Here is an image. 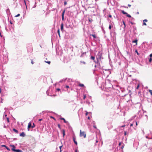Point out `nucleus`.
Here are the masks:
<instances>
[{
    "instance_id": "55",
    "label": "nucleus",
    "mask_w": 152,
    "mask_h": 152,
    "mask_svg": "<svg viewBox=\"0 0 152 152\" xmlns=\"http://www.w3.org/2000/svg\"><path fill=\"white\" fill-rule=\"evenodd\" d=\"M109 17L110 18H111L112 17V16L111 15H109Z\"/></svg>"
},
{
    "instance_id": "59",
    "label": "nucleus",
    "mask_w": 152,
    "mask_h": 152,
    "mask_svg": "<svg viewBox=\"0 0 152 152\" xmlns=\"http://www.w3.org/2000/svg\"><path fill=\"white\" fill-rule=\"evenodd\" d=\"M24 2H25V4L26 5V3L25 1H24Z\"/></svg>"
},
{
    "instance_id": "54",
    "label": "nucleus",
    "mask_w": 152,
    "mask_h": 152,
    "mask_svg": "<svg viewBox=\"0 0 152 152\" xmlns=\"http://www.w3.org/2000/svg\"><path fill=\"white\" fill-rule=\"evenodd\" d=\"M88 120H89V119H90V117L88 116Z\"/></svg>"
},
{
    "instance_id": "32",
    "label": "nucleus",
    "mask_w": 152,
    "mask_h": 152,
    "mask_svg": "<svg viewBox=\"0 0 152 152\" xmlns=\"http://www.w3.org/2000/svg\"><path fill=\"white\" fill-rule=\"evenodd\" d=\"M58 128L60 129H61V126H60V125L59 124H58Z\"/></svg>"
},
{
    "instance_id": "40",
    "label": "nucleus",
    "mask_w": 152,
    "mask_h": 152,
    "mask_svg": "<svg viewBox=\"0 0 152 152\" xmlns=\"http://www.w3.org/2000/svg\"><path fill=\"white\" fill-rule=\"evenodd\" d=\"M143 25L146 26V24L145 22H144L143 23Z\"/></svg>"
},
{
    "instance_id": "48",
    "label": "nucleus",
    "mask_w": 152,
    "mask_h": 152,
    "mask_svg": "<svg viewBox=\"0 0 152 152\" xmlns=\"http://www.w3.org/2000/svg\"><path fill=\"white\" fill-rule=\"evenodd\" d=\"M121 142H120L119 143V146H120L121 145Z\"/></svg>"
},
{
    "instance_id": "22",
    "label": "nucleus",
    "mask_w": 152,
    "mask_h": 152,
    "mask_svg": "<svg viewBox=\"0 0 152 152\" xmlns=\"http://www.w3.org/2000/svg\"><path fill=\"white\" fill-rule=\"evenodd\" d=\"M97 61H94V62H95V63H98V62H99V61H98V58H97Z\"/></svg>"
},
{
    "instance_id": "45",
    "label": "nucleus",
    "mask_w": 152,
    "mask_h": 152,
    "mask_svg": "<svg viewBox=\"0 0 152 152\" xmlns=\"http://www.w3.org/2000/svg\"><path fill=\"white\" fill-rule=\"evenodd\" d=\"M125 126V125H123L121 126V127H124Z\"/></svg>"
},
{
    "instance_id": "53",
    "label": "nucleus",
    "mask_w": 152,
    "mask_h": 152,
    "mask_svg": "<svg viewBox=\"0 0 152 152\" xmlns=\"http://www.w3.org/2000/svg\"><path fill=\"white\" fill-rule=\"evenodd\" d=\"M128 6L130 7L131 6V5L130 4H128Z\"/></svg>"
},
{
    "instance_id": "23",
    "label": "nucleus",
    "mask_w": 152,
    "mask_h": 152,
    "mask_svg": "<svg viewBox=\"0 0 152 152\" xmlns=\"http://www.w3.org/2000/svg\"><path fill=\"white\" fill-rule=\"evenodd\" d=\"M86 98V95L84 94L83 95V99H85Z\"/></svg>"
},
{
    "instance_id": "28",
    "label": "nucleus",
    "mask_w": 152,
    "mask_h": 152,
    "mask_svg": "<svg viewBox=\"0 0 152 152\" xmlns=\"http://www.w3.org/2000/svg\"><path fill=\"white\" fill-rule=\"evenodd\" d=\"M62 147V146H60L59 147V148H60V152H61V151H62L61 149Z\"/></svg>"
},
{
    "instance_id": "49",
    "label": "nucleus",
    "mask_w": 152,
    "mask_h": 152,
    "mask_svg": "<svg viewBox=\"0 0 152 152\" xmlns=\"http://www.w3.org/2000/svg\"><path fill=\"white\" fill-rule=\"evenodd\" d=\"M126 132H124V135H126Z\"/></svg>"
},
{
    "instance_id": "14",
    "label": "nucleus",
    "mask_w": 152,
    "mask_h": 152,
    "mask_svg": "<svg viewBox=\"0 0 152 152\" xmlns=\"http://www.w3.org/2000/svg\"><path fill=\"white\" fill-rule=\"evenodd\" d=\"M45 63H48V64H50V61H45Z\"/></svg>"
},
{
    "instance_id": "11",
    "label": "nucleus",
    "mask_w": 152,
    "mask_h": 152,
    "mask_svg": "<svg viewBox=\"0 0 152 152\" xmlns=\"http://www.w3.org/2000/svg\"><path fill=\"white\" fill-rule=\"evenodd\" d=\"M22 151L20 150L17 149L15 150V152H21Z\"/></svg>"
},
{
    "instance_id": "41",
    "label": "nucleus",
    "mask_w": 152,
    "mask_h": 152,
    "mask_svg": "<svg viewBox=\"0 0 152 152\" xmlns=\"http://www.w3.org/2000/svg\"><path fill=\"white\" fill-rule=\"evenodd\" d=\"M151 61H152V59H151V58H150V59H149V62H151Z\"/></svg>"
},
{
    "instance_id": "34",
    "label": "nucleus",
    "mask_w": 152,
    "mask_h": 152,
    "mask_svg": "<svg viewBox=\"0 0 152 152\" xmlns=\"http://www.w3.org/2000/svg\"><path fill=\"white\" fill-rule=\"evenodd\" d=\"M88 20H89V22H91V21H93V20H92V19H88Z\"/></svg>"
},
{
    "instance_id": "16",
    "label": "nucleus",
    "mask_w": 152,
    "mask_h": 152,
    "mask_svg": "<svg viewBox=\"0 0 152 152\" xmlns=\"http://www.w3.org/2000/svg\"><path fill=\"white\" fill-rule=\"evenodd\" d=\"M91 59L94 61L95 59V57L94 56H91Z\"/></svg>"
},
{
    "instance_id": "21",
    "label": "nucleus",
    "mask_w": 152,
    "mask_h": 152,
    "mask_svg": "<svg viewBox=\"0 0 152 152\" xmlns=\"http://www.w3.org/2000/svg\"><path fill=\"white\" fill-rule=\"evenodd\" d=\"M61 120H63V121H64V123H66V121L65 120V119L64 118H61Z\"/></svg>"
},
{
    "instance_id": "7",
    "label": "nucleus",
    "mask_w": 152,
    "mask_h": 152,
    "mask_svg": "<svg viewBox=\"0 0 152 152\" xmlns=\"http://www.w3.org/2000/svg\"><path fill=\"white\" fill-rule=\"evenodd\" d=\"M73 141L75 143L76 145H77V142L75 141V138L74 137H73Z\"/></svg>"
},
{
    "instance_id": "5",
    "label": "nucleus",
    "mask_w": 152,
    "mask_h": 152,
    "mask_svg": "<svg viewBox=\"0 0 152 152\" xmlns=\"http://www.w3.org/2000/svg\"><path fill=\"white\" fill-rule=\"evenodd\" d=\"M20 136L24 137L25 136V134L24 132H22L20 134Z\"/></svg>"
},
{
    "instance_id": "51",
    "label": "nucleus",
    "mask_w": 152,
    "mask_h": 152,
    "mask_svg": "<svg viewBox=\"0 0 152 152\" xmlns=\"http://www.w3.org/2000/svg\"><path fill=\"white\" fill-rule=\"evenodd\" d=\"M42 119H40L39 120V121H42Z\"/></svg>"
},
{
    "instance_id": "39",
    "label": "nucleus",
    "mask_w": 152,
    "mask_h": 152,
    "mask_svg": "<svg viewBox=\"0 0 152 152\" xmlns=\"http://www.w3.org/2000/svg\"><path fill=\"white\" fill-rule=\"evenodd\" d=\"M56 90L58 91H59L61 90L59 88H57Z\"/></svg>"
},
{
    "instance_id": "31",
    "label": "nucleus",
    "mask_w": 152,
    "mask_h": 152,
    "mask_svg": "<svg viewBox=\"0 0 152 152\" xmlns=\"http://www.w3.org/2000/svg\"><path fill=\"white\" fill-rule=\"evenodd\" d=\"M35 126V125H34V123L33 124V125L31 126V127L32 128H33Z\"/></svg>"
},
{
    "instance_id": "24",
    "label": "nucleus",
    "mask_w": 152,
    "mask_h": 152,
    "mask_svg": "<svg viewBox=\"0 0 152 152\" xmlns=\"http://www.w3.org/2000/svg\"><path fill=\"white\" fill-rule=\"evenodd\" d=\"M80 63H83L84 64H86V62L84 61H80Z\"/></svg>"
},
{
    "instance_id": "37",
    "label": "nucleus",
    "mask_w": 152,
    "mask_h": 152,
    "mask_svg": "<svg viewBox=\"0 0 152 152\" xmlns=\"http://www.w3.org/2000/svg\"><path fill=\"white\" fill-rule=\"evenodd\" d=\"M67 4V2L66 1H65L64 2V5H66Z\"/></svg>"
},
{
    "instance_id": "18",
    "label": "nucleus",
    "mask_w": 152,
    "mask_h": 152,
    "mask_svg": "<svg viewBox=\"0 0 152 152\" xmlns=\"http://www.w3.org/2000/svg\"><path fill=\"white\" fill-rule=\"evenodd\" d=\"M126 16L127 17L129 18H131V16L129 14H128L127 13V14H126Z\"/></svg>"
},
{
    "instance_id": "15",
    "label": "nucleus",
    "mask_w": 152,
    "mask_h": 152,
    "mask_svg": "<svg viewBox=\"0 0 152 152\" xmlns=\"http://www.w3.org/2000/svg\"><path fill=\"white\" fill-rule=\"evenodd\" d=\"M57 33L58 34V35L59 36V37H60V30H59V29H58V31H57Z\"/></svg>"
},
{
    "instance_id": "6",
    "label": "nucleus",
    "mask_w": 152,
    "mask_h": 152,
    "mask_svg": "<svg viewBox=\"0 0 152 152\" xmlns=\"http://www.w3.org/2000/svg\"><path fill=\"white\" fill-rule=\"evenodd\" d=\"M64 24L62 23L61 24V31H62L63 30L64 28Z\"/></svg>"
},
{
    "instance_id": "30",
    "label": "nucleus",
    "mask_w": 152,
    "mask_h": 152,
    "mask_svg": "<svg viewBox=\"0 0 152 152\" xmlns=\"http://www.w3.org/2000/svg\"><path fill=\"white\" fill-rule=\"evenodd\" d=\"M143 22H147L148 21V20L147 19H145L143 20Z\"/></svg>"
},
{
    "instance_id": "52",
    "label": "nucleus",
    "mask_w": 152,
    "mask_h": 152,
    "mask_svg": "<svg viewBox=\"0 0 152 152\" xmlns=\"http://www.w3.org/2000/svg\"><path fill=\"white\" fill-rule=\"evenodd\" d=\"M93 126L94 128H96V126Z\"/></svg>"
},
{
    "instance_id": "19",
    "label": "nucleus",
    "mask_w": 152,
    "mask_h": 152,
    "mask_svg": "<svg viewBox=\"0 0 152 152\" xmlns=\"http://www.w3.org/2000/svg\"><path fill=\"white\" fill-rule=\"evenodd\" d=\"M149 91L150 93L151 94L152 96V90H149Z\"/></svg>"
},
{
    "instance_id": "60",
    "label": "nucleus",
    "mask_w": 152,
    "mask_h": 152,
    "mask_svg": "<svg viewBox=\"0 0 152 152\" xmlns=\"http://www.w3.org/2000/svg\"><path fill=\"white\" fill-rule=\"evenodd\" d=\"M95 67H96V65H95Z\"/></svg>"
},
{
    "instance_id": "25",
    "label": "nucleus",
    "mask_w": 152,
    "mask_h": 152,
    "mask_svg": "<svg viewBox=\"0 0 152 152\" xmlns=\"http://www.w3.org/2000/svg\"><path fill=\"white\" fill-rule=\"evenodd\" d=\"M135 52L137 53V55H139V54L138 53V51H137V50H135Z\"/></svg>"
},
{
    "instance_id": "46",
    "label": "nucleus",
    "mask_w": 152,
    "mask_h": 152,
    "mask_svg": "<svg viewBox=\"0 0 152 152\" xmlns=\"http://www.w3.org/2000/svg\"><path fill=\"white\" fill-rule=\"evenodd\" d=\"M150 57H152V53L150 55Z\"/></svg>"
},
{
    "instance_id": "57",
    "label": "nucleus",
    "mask_w": 152,
    "mask_h": 152,
    "mask_svg": "<svg viewBox=\"0 0 152 152\" xmlns=\"http://www.w3.org/2000/svg\"><path fill=\"white\" fill-rule=\"evenodd\" d=\"M98 142V141L97 140H96V143H97Z\"/></svg>"
},
{
    "instance_id": "47",
    "label": "nucleus",
    "mask_w": 152,
    "mask_h": 152,
    "mask_svg": "<svg viewBox=\"0 0 152 152\" xmlns=\"http://www.w3.org/2000/svg\"><path fill=\"white\" fill-rule=\"evenodd\" d=\"M88 114V112H87L86 113V116Z\"/></svg>"
},
{
    "instance_id": "29",
    "label": "nucleus",
    "mask_w": 152,
    "mask_h": 152,
    "mask_svg": "<svg viewBox=\"0 0 152 152\" xmlns=\"http://www.w3.org/2000/svg\"><path fill=\"white\" fill-rule=\"evenodd\" d=\"M20 16V14H18L17 15H15V17H18L19 16Z\"/></svg>"
},
{
    "instance_id": "10",
    "label": "nucleus",
    "mask_w": 152,
    "mask_h": 152,
    "mask_svg": "<svg viewBox=\"0 0 152 152\" xmlns=\"http://www.w3.org/2000/svg\"><path fill=\"white\" fill-rule=\"evenodd\" d=\"M137 39H136V40H135L133 41H132V42L136 43V45H137Z\"/></svg>"
},
{
    "instance_id": "36",
    "label": "nucleus",
    "mask_w": 152,
    "mask_h": 152,
    "mask_svg": "<svg viewBox=\"0 0 152 152\" xmlns=\"http://www.w3.org/2000/svg\"><path fill=\"white\" fill-rule=\"evenodd\" d=\"M109 28L110 29H111V25H109Z\"/></svg>"
},
{
    "instance_id": "8",
    "label": "nucleus",
    "mask_w": 152,
    "mask_h": 152,
    "mask_svg": "<svg viewBox=\"0 0 152 152\" xmlns=\"http://www.w3.org/2000/svg\"><path fill=\"white\" fill-rule=\"evenodd\" d=\"M62 132L63 134V137H64L65 135V130L64 129H62Z\"/></svg>"
},
{
    "instance_id": "38",
    "label": "nucleus",
    "mask_w": 152,
    "mask_h": 152,
    "mask_svg": "<svg viewBox=\"0 0 152 152\" xmlns=\"http://www.w3.org/2000/svg\"><path fill=\"white\" fill-rule=\"evenodd\" d=\"M65 88H69V86H65Z\"/></svg>"
},
{
    "instance_id": "62",
    "label": "nucleus",
    "mask_w": 152,
    "mask_h": 152,
    "mask_svg": "<svg viewBox=\"0 0 152 152\" xmlns=\"http://www.w3.org/2000/svg\"><path fill=\"white\" fill-rule=\"evenodd\" d=\"M64 152H66V151H64Z\"/></svg>"
},
{
    "instance_id": "56",
    "label": "nucleus",
    "mask_w": 152,
    "mask_h": 152,
    "mask_svg": "<svg viewBox=\"0 0 152 152\" xmlns=\"http://www.w3.org/2000/svg\"><path fill=\"white\" fill-rule=\"evenodd\" d=\"M137 124H138L137 123V122H136V126H137Z\"/></svg>"
},
{
    "instance_id": "1",
    "label": "nucleus",
    "mask_w": 152,
    "mask_h": 152,
    "mask_svg": "<svg viewBox=\"0 0 152 152\" xmlns=\"http://www.w3.org/2000/svg\"><path fill=\"white\" fill-rule=\"evenodd\" d=\"M80 136L83 137L84 138H86V134L85 132H82L81 130H80Z\"/></svg>"
},
{
    "instance_id": "43",
    "label": "nucleus",
    "mask_w": 152,
    "mask_h": 152,
    "mask_svg": "<svg viewBox=\"0 0 152 152\" xmlns=\"http://www.w3.org/2000/svg\"><path fill=\"white\" fill-rule=\"evenodd\" d=\"M50 118H52V119H53L54 120H56L55 118H54L52 116L50 117Z\"/></svg>"
},
{
    "instance_id": "4",
    "label": "nucleus",
    "mask_w": 152,
    "mask_h": 152,
    "mask_svg": "<svg viewBox=\"0 0 152 152\" xmlns=\"http://www.w3.org/2000/svg\"><path fill=\"white\" fill-rule=\"evenodd\" d=\"M10 146L12 147V150L13 151H15L16 150L15 149V147L14 145H11Z\"/></svg>"
},
{
    "instance_id": "13",
    "label": "nucleus",
    "mask_w": 152,
    "mask_h": 152,
    "mask_svg": "<svg viewBox=\"0 0 152 152\" xmlns=\"http://www.w3.org/2000/svg\"><path fill=\"white\" fill-rule=\"evenodd\" d=\"M121 12L124 14L126 15V14H127V13L125 12L124 10H122Z\"/></svg>"
},
{
    "instance_id": "61",
    "label": "nucleus",
    "mask_w": 152,
    "mask_h": 152,
    "mask_svg": "<svg viewBox=\"0 0 152 152\" xmlns=\"http://www.w3.org/2000/svg\"><path fill=\"white\" fill-rule=\"evenodd\" d=\"M10 23H11V24H12V22H10Z\"/></svg>"
},
{
    "instance_id": "58",
    "label": "nucleus",
    "mask_w": 152,
    "mask_h": 152,
    "mask_svg": "<svg viewBox=\"0 0 152 152\" xmlns=\"http://www.w3.org/2000/svg\"><path fill=\"white\" fill-rule=\"evenodd\" d=\"M75 152H77V150H75Z\"/></svg>"
},
{
    "instance_id": "27",
    "label": "nucleus",
    "mask_w": 152,
    "mask_h": 152,
    "mask_svg": "<svg viewBox=\"0 0 152 152\" xmlns=\"http://www.w3.org/2000/svg\"><path fill=\"white\" fill-rule=\"evenodd\" d=\"M7 122L8 123H9L10 122V121H9V118H7Z\"/></svg>"
},
{
    "instance_id": "26",
    "label": "nucleus",
    "mask_w": 152,
    "mask_h": 152,
    "mask_svg": "<svg viewBox=\"0 0 152 152\" xmlns=\"http://www.w3.org/2000/svg\"><path fill=\"white\" fill-rule=\"evenodd\" d=\"M139 86H140V85H139V84H138L137 85V87H136V89H138L139 88Z\"/></svg>"
},
{
    "instance_id": "50",
    "label": "nucleus",
    "mask_w": 152,
    "mask_h": 152,
    "mask_svg": "<svg viewBox=\"0 0 152 152\" xmlns=\"http://www.w3.org/2000/svg\"><path fill=\"white\" fill-rule=\"evenodd\" d=\"M133 126V124H130V126Z\"/></svg>"
},
{
    "instance_id": "2",
    "label": "nucleus",
    "mask_w": 152,
    "mask_h": 152,
    "mask_svg": "<svg viewBox=\"0 0 152 152\" xmlns=\"http://www.w3.org/2000/svg\"><path fill=\"white\" fill-rule=\"evenodd\" d=\"M65 12V10H64L63 11L62 14V19L63 20H64V14Z\"/></svg>"
},
{
    "instance_id": "33",
    "label": "nucleus",
    "mask_w": 152,
    "mask_h": 152,
    "mask_svg": "<svg viewBox=\"0 0 152 152\" xmlns=\"http://www.w3.org/2000/svg\"><path fill=\"white\" fill-rule=\"evenodd\" d=\"M6 148L8 151H10V149L7 146L6 147Z\"/></svg>"
},
{
    "instance_id": "3",
    "label": "nucleus",
    "mask_w": 152,
    "mask_h": 152,
    "mask_svg": "<svg viewBox=\"0 0 152 152\" xmlns=\"http://www.w3.org/2000/svg\"><path fill=\"white\" fill-rule=\"evenodd\" d=\"M31 127V122H30L28 123V131L29 130V129Z\"/></svg>"
},
{
    "instance_id": "20",
    "label": "nucleus",
    "mask_w": 152,
    "mask_h": 152,
    "mask_svg": "<svg viewBox=\"0 0 152 152\" xmlns=\"http://www.w3.org/2000/svg\"><path fill=\"white\" fill-rule=\"evenodd\" d=\"M91 35L92 36V37H93L94 38H96V35L95 34H92Z\"/></svg>"
},
{
    "instance_id": "17",
    "label": "nucleus",
    "mask_w": 152,
    "mask_h": 152,
    "mask_svg": "<svg viewBox=\"0 0 152 152\" xmlns=\"http://www.w3.org/2000/svg\"><path fill=\"white\" fill-rule=\"evenodd\" d=\"M98 58L99 59H101V57H102V55H101V54H99L98 56Z\"/></svg>"
},
{
    "instance_id": "42",
    "label": "nucleus",
    "mask_w": 152,
    "mask_h": 152,
    "mask_svg": "<svg viewBox=\"0 0 152 152\" xmlns=\"http://www.w3.org/2000/svg\"><path fill=\"white\" fill-rule=\"evenodd\" d=\"M2 147H5V148H6V146H6V145H2Z\"/></svg>"
},
{
    "instance_id": "44",
    "label": "nucleus",
    "mask_w": 152,
    "mask_h": 152,
    "mask_svg": "<svg viewBox=\"0 0 152 152\" xmlns=\"http://www.w3.org/2000/svg\"><path fill=\"white\" fill-rule=\"evenodd\" d=\"M31 63L32 64H34V62H33V60H31Z\"/></svg>"
},
{
    "instance_id": "9",
    "label": "nucleus",
    "mask_w": 152,
    "mask_h": 152,
    "mask_svg": "<svg viewBox=\"0 0 152 152\" xmlns=\"http://www.w3.org/2000/svg\"><path fill=\"white\" fill-rule=\"evenodd\" d=\"M79 86H80V87H84V85L83 84H81V83H79Z\"/></svg>"
},
{
    "instance_id": "35",
    "label": "nucleus",
    "mask_w": 152,
    "mask_h": 152,
    "mask_svg": "<svg viewBox=\"0 0 152 152\" xmlns=\"http://www.w3.org/2000/svg\"><path fill=\"white\" fill-rule=\"evenodd\" d=\"M123 22L124 25V27H126V24H125V22L124 21H123Z\"/></svg>"
},
{
    "instance_id": "12",
    "label": "nucleus",
    "mask_w": 152,
    "mask_h": 152,
    "mask_svg": "<svg viewBox=\"0 0 152 152\" xmlns=\"http://www.w3.org/2000/svg\"><path fill=\"white\" fill-rule=\"evenodd\" d=\"M13 131L15 132L16 133H18V131L16 130V129H13Z\"/></svg>"
}]
</instances>
